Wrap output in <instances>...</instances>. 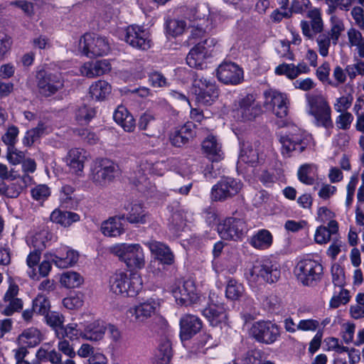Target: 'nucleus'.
Instances as JSON below:
<instances>
[{"label":"nucleus","mask_w":364,"mask_h":364,"mask_svg":"<svg viewBox=\"0 0 364 364\" xmlns=\"http://www.w3.org/2000/svg\"><path fill=\"white\" fill-rule=\"evenodd\" d=\"M156 356L158 364H168L171 357V346L168 340H164L159 345Z\"/></svg>","instance_id":"obj_52"},{"label":"nucleus","mask_w":364,"mask_h":364,"mask_svg":"<svg viewBox=\"0 0 364 364\" xmlns=\"http://www.w3.org/2000/svg\"><path fill=\"white\" fill-rule=\"evenodd\" d=\"M114 120L125 132H132L136 127L135 119L128 109L123 105L117 107L113 114Z\"/></svg>","instance_id":"obj_34"},{"label":"nucleus","mask_w":364,"mask_h":364,"mask_svg":"<svg viewBox=\"0 0 364 364\" xmlns=\"http://www.w3.org/2000/svg\"><path fill=\"white\" fill-rule=\"evenodd\" d=\"M331 274L335 286L343 287L346 278L343 268L340 265L334 264L331 267Z\"/></svg>","instance_id":"obj_61"},{"label":"nucleus","mask_w":364,"mask_h":364,"mask_svg":"<svg viewBox=\"0 0 364 364\" xmlns=\"http://www.w3.org/2000/svg\"><path fill=\"white\" fill-rule=\"evenodd\" d=\"M261 108L252 95L241 98L233 109V117L240 121H250L257 117Z\"/></svg>","instance_id":"obj_15"},{"label":"nucleus","mask_w":364,"mask_h":364,"mask_svg":"<svg viewBox=\"0 0 364 364\" xmlns=\"http://www.w3.org/2000/svg\"><path fill=\"white\" fill-rule=\"evenodd\" d=\"M216 76L219 81L225 85H238L244 78L242 69L236 63L223 61L216 69Z\"/></svg>","instance_id":"obj_19"},{"label":"nucleus","mask_w":364,"mask_h":364,"mask_svg":"<svg viewBox=\"0 0 364 364\" xmlns=\"http://www.w3.org/2000/svg\"><path fill=\"white\" fill-rule=\"evenodd\" d=\"M109 287L112 292L123 296H134L143 287L141 275L132 272L129 275L124 272H117L109 279Z\"/></svg>","instance_id":"obj_2"},{"label":"nucleus","mask_w":364,"mask_h":364,"mask_svg":"<svg viewBox=\"0 0 364 364\" xmlns=\"http://www.w3.org/2000/svg\"><path fill=\"white\" fill-rule=\"evenodd\" d=\"M274 73L277 75H284L289 80H295V64L283 63L274 68Z\"/></svg>","instance_id":"obj_57"},{"label":"nucleus","mask_w":364,"mask_h":364,"mask_svg":"<svg viewBox=\"0 0 364 364\" xmlns=\"http://www.w3.org/2000/svg\"><path fill=\"white\" fill-rule=\"evenodd\" d=\"M149 250L151 257L162 264L171 265L175 257L170 247L165 243L150 240L144 243Z\"/></svg>","instance_id":"obj_23"},{"label":"nucleus","mask_w":364,"mask_h":364,"mask_svg":"<svg viewBox=\"0 0 364 364\" xmlns=\"http://www.w3.org/2000/svg\"><path fill=\"white\" fill-rule=\"evenodd\" d=\"M186 28L187 23L183 19L173 18L166 21V33L172 37H176L182 35Z\"/></svg>","instance_id":"obj_44"},{"label":"nucleus","mask_w":364,"mask_h":364,"mask_svg":"<svg viewBox=\"0 0 364 364\" xmlns=\"http://www.w3.org/2000/svg\"><path fill=\"white\" fill-rule=\"evenodd\" d=\"M193 136L192 124H186L171 134L170 141L172 145L181 147L188 143Z\"/></svg>","instance_id":"obj_36"},{"label":"nucleus","mask_w":364,"mask_h":364,"mask_svg":"<svg viewBox=\"0 0 364 364\" xmlns=\"http://www.w3.org/2000/svg\"><path fill=\"white\" fill-rule=\"evenodd\" d=\"M308 113L314 117V124L326 128L332 127L331 108L321 95H307Z\"/></svg>","instance_id":"obj_4"},{"label":"nucleus","mask_w":364,"mask_h":364,"mask_svg":"<svg viewBox=\"0 0 364 364\" xmlns=\"http://www.w3.org/2000/svg\"><path fill=\"white\" fill-rule=\"evenodd\" d=\"M55 241L56 237L46 229L31 232L26 240L27 244L37 250H43Z\"/></svg>","instance_id":"obj_26"},{"label":"nucleus","mask_w":364,"mask_h":364,"mask_svg":"<svg viewBox=\"0 0 364 364\" xmlns=\"http://www.w3.org/2000/svg\"><path fill=\"white\" fill-rule=\"evenodd\" d=\"M203 315L207 318L210 324L217 326L226 319V313L223 303H221L215 293L209 295V303L203 311Z\"/></svg>","instance_id":"obj_20"},{"label":"nucleus","mask_w":364,"mask_h":364,"mask_svg":"<svg viewBox=\"0 0 364 364\" xmlns=\"http://www.w3.org/2000/svg\"><path fill=\"white\" fill-rule=\"evenodd\" d=\"M242 188L240 181L232 178H221L211 190V198L213 200H224L237 194Z\"/></svg>","instance_id":"obj_16"},{"label":"nucleus","mask_w":364,"mask_h":364,"mask_svg":"<svg viewBox=\"0 0 364 364\" xmlns=\"http://www.w3.org/2000/svg\"><path fill=\"white\" fill-rule=\"evenodd\" d=\"M45 258L50 259L52 263L60 269H66L75 266L80 257L79 252L72 247L61 245L59 247L47 252Z\"/></svg>","instance_id":"obj_9"},{"label":"nucleus","mask_w":364,"mask_h":364,"mask_svg":"<svg viewBox=\"0 0 364 364\" xmlns=\"http://www.w3.org/2000/svg\"><path fill=\"white\" fill-rule=\"evenodd\" d=\"M180 326L181 339L188 340L200 330L202 323L197 316L188 314L181 318Z\"/></svg>","instance_id":"obj_28"},{"label":"nucleus","mask_w":364,"mask_h":364,"mask_svg":"<svg viewBox=\"0 0 364 364\" xmlns=\"http://www.w3.org/2000/svg\"><path fill=\"white\" fill-rule=\"evenodd\" d=\"M41 250H35L31 252L27 257L26 264L29 268L28 273L31 278L34 279L36 276V273L35 272L34 267L39 262L41 259Z\"/></svg>","instance_id":"obj_59"},{"label":"nucleus","mask_w":364,"mask_h":364,"mask_svg":"<svg viewBox=\"0 0 364 364\" xmlns=\"http://www.w3.org/2000/svg\"><path fill=\"white\" fill-rule=\"evenodd\" d=\"M250 333L257 341L266 344L274 343L280 336L279 328L277 324L264 321L255 323Z\"/></svg>","instance_id":"obj_18"},{"label":"nucleus","mask_w":364,"mask_h":364,"mask_svg":"<svg viewBox=\"0 0 364 364\" xmlns=\"http://www.w3.org/2000/svg\"><path fill=\"white\" fill-rule=\"evenodd\" d=\"M249 284L257 287L264 283H274L280 277V271L270 262H256L246 274Z\"/></svg>","instance_id":"obj_5"},{"label":"nucleus","mask_w":364,"mask_h":364,"mask_svg":"<svg viewBox=\"0 0 364 364\" xmlns=\"http://www.w3.org/2000/svg\"><path fill=\"white\" fill-rule=\"evenodd\" d=\"M83 277L77 272L68 271L60 277V283L66 288H77L83 283Z\"/></svg>","instance_id":"obj_46"},{"label":"nucleus","mask_w":364,"mask_h":364,"mask_svg":"<svg viewBox=\"0 0 364 364\" xmlns=\"http://www.w3.org/2000/svg\"><path fill=\"white\" fill-rule=\"evenodd\" d=\"M306 16L310 18V22L301 21L300 26L303 35L307 38L312 40L315 36L323 30V21L321 17L320 9L314 8L308 11Z\"/></svg>","instance_id":"obj_21"},{"label":"nucleus","mask_w":364,"mask_h":364,"mask_svg":"<svg viewBox=\"0 0 364 364\" xmlns=\"http://www.w3.org/2000/svg\"><path fill=\"white\" fill-rule=\"evenodd\" d=\"M86 159L87 152L84 149L75 148L68 151L65 161L73 173L80 175L83 171Z\"/></svg>","instance_id":"obj_31"},{"label":"nucleus","mask_w":364,"mask_h":364,"mask_svg":"<svg viewBox=\"0 0 364 364\" xmlns=\"http://www.w3.org/2000/svg\"><path fill=\"white\" fill-rule=\"evenodd\" d=\"M311 136L296 127L280 139L282 154L285 157L291 156L294 153L302 152L309 145Z\"/></svg>","instance_id":"obj_7"},{"label":"nucleus","mask_w":364,"mask_h":364,"mask_svg":"<svg viewBox=\"0 0 364 364\" xmlns=\"http://www.w3.org/2000/svg\"><path fill=\"white\" fill-rule=\"evenodd\" d=\"M110 50L109 40L95 34L86 33L78 41L77 47L73 52L82 53L88 58L107 55Z\"/></svg>","instance_id":"obj_3"},{"label":"nucleus","mask_w":364,"mask_h":364,"mask_svg":"<svg viewBox=\"0 0 364 364\" xmlns=\"http://www.w3.org/2000/svg\"><path fill=\"white\" fill-rule=\"evenodd\" d=\"M60 330L61 332L56 331L58 337H60L61 334L62 338L67 337L70 340H76L79 338H82L83 322H80V323H69L65 326L61 327Z\"/></svg>","instance_id":"obj_43"},{"label":"nucleus","mask_w":364,"mask_h":364,"mask_svg":"<svg viewBox=\"0 0 364 364\" xmlns=\"http://www.w3.org/2000/svg\"><path fill=\"white\" fill-rule=\"evenodd\" d=\"M239 159L243 163L252 165L259 163L263 160L262 156H259V150L250 142L242 144Z\"/></svg>","instance_id":"obj_37"},{"label":"nucleus","mask_w":364,"mask_h":364,"mask_svg":"<svg viewBox=\"0 0 364 364\" xmlns=\"http://www.w3.org/2000/svg\"><path fill=\"white\" fill-rule=\"evenodd\" d=\"M30 181L31 178L28 176H23L19 178L16 182L7 186V197H18L23 188L27 186V183Z\"/></svg>","instance_id":"obj_50"},{"label":"nucleus","mask_w":364,"mask_h":364,"mask_svg":"<svg viewBox=\"0 0 364 364\" xmlns=\"http://www.w3.org/2000/svg\"><path fill=\"white\" fill-rule=\"evenodd\" d=\"M138 127L140 130L147 132L146 135L149 136H154L160 133L159 122L155 113L149 109L140 115Z\"/></svg>","instance_id":"obj_27"},{"label":"nucleus","mask_w":364,"mask_h":364,"mask_svg":"<svg viewBox=\"0 0 364 364\" xmlns=\"http://www.w3.org/2000/svg\"><path fill=\"white\" fill-rule=\"evenodd\" d=\"M42 341L41 332L35 328H30L18 336V343L25 347H33L38 345Z\"/></svg>","instance_id":"obj_40"},{"label":"nucleus","mask_w":364,"mask_h":364,"mask_svg":"<svg viewBox=\"0 0 364 364\" xmlns=\"http://www.w3.org/2000/svg\"><path fill=\"white\" fill-rule=\"evenodd\" d=\"M273 242L271 232L265 229L259 230L250 239V244L257 250H266L269 248Z\"/></svg>","instance_id":"obj_38"},{"label":"nucleus","mask_w":364,"mask_h":364,"mask_svg":"<svg viewBox=\"0 0 364 364\" xmlns=\"http://www.w3.org/2000/svg\"><path fill=\"white\" fill-rule=\"evenodd\" d=\"M111 85L105 80H97L90 87V94L96 100H104L111 93Z\"/></svg>","instance_id":"obj_41"},{"label":"nucleus","mask_w":364,"mask_h":364,"mask_svg":"<svg viewBox=\"0 0 364 364\" xmlns=\"http://www.w3.org/2000/svg\"><path fill=\"white\" fill-rule=\"evenodd\" d=\"M344 29L343 21L336 16H332L331 17V29L326 33L330 35L332 43L336 45Z\"/></svg>","instance_id":"obj_49"},{"label":"nucleus","mask_w":364,"mask_h":364,"mask_svg":"<svg viewBox=\"0 0 364 364\" xmlns=\"http://www.w3.org/2000/svg\"><path fill=\"white\" fill-rule=\"evenodd\" d=\"M171 291L176 302L181 305L194 304L199 299L196 285L191 280L184 282L181 286L172 287Z\"/></svg>","instance_id":"obj_22"},{"label":"nucleus","mask_w":364,"mask_h":364,"mask_svg":"<svg viewBox=\"0 0 364 364\" xmlns=\"http://www.w3.org/2000/svg\"><path fill=\"white\" fill-rule=\"evenodd\" d=\"M63 85V80L60 74H46L38 82L39 92L46 97L55 94L62 89Z\"/></svg>","instance_id":"obj_24"},{"label":"nucleus","mask_w":364,"mask_h":364,"mask_svg":"<svg viewBox=\"0 0 364 364\" xmlns=\"http://www.w3.org/2000/svg\"><path fill=\"white\" fill-rule=\"evenodd\" d=\"M84 304L83 295L81 293L72 294L63 300V306L70 310H77Z\"/></svg>","instance_id":"obj_53"},{"label":"nucleus","mask_w":364,"mask_h":364,"mask_svg":"<svg viewBox=\"0 0 364 364\" xmlns=\"http://www.w3.org/2000/svg\"><path fill=\"white\" fill-rule=\"evenodd\" d=\"M6 159L10 164L17 165L22 163L25 159V153L18 150L14 146L8 147Z\"/></svg>","instance_id":"obj_58"},{"label":"nucleus","mask_w":364,"mask_h":364,"mask_svg":"<svg viewBox=\"0 0 364 364\" xmlns=\"http://www.w3.org/2000/svg\"><path fill=\"white\" fill-rule=\"evenodd\" d=\"M116 164L107 159H97L91 167L90 178L97 186H105L114 177Z\"/></svg>","instance_id":"obj_12"},{"label":"nucleus","mask_w":364,"mask_h":364,"mask_svg":"<svg viewBox=\"0 0 364 364\" xmlns=\"http://www.w3.org/2000/svg\"><path fill=\"white\" fill-rule=\"evenodd\" d=\"M50 220L62 226L68 227L72 223L80 220V216L75 213L68 211H62L59 209H55L50 214Z\"/></svg>","instance_id":"obj_39"},{"label":"nucleus","mask_w":364,"mask_h":364,"mask_svg":"<svg viewBox=\"0 0 364 364\" xmlns=\"http://www.w3.org/2000/svg\"><path fill=\"white\" fill-rule=\"evenodd\" d=\"M217 44L214 38H205L197 43L186 57L187 64L195 68H203L205 60L212 55L213 48Z\"/></svg>","instance_id":"obj_10"},{"label":"nucleus","mask_w":364,"mask_h":364,"mask_svg":"<svg viewBox=\"0 0 364 364\" xmlns=\"http://www.w3.org/2000/svg\"><path fill=\"white\" fill-rule=\"evenodd\" d=\"M122 38L134 48L146 50L152 46L149 32L143 27L131 25L122 31Z\"/></svg>","instance_id":"obj_11"},{"label":"nucleus","mask_w":364,"mask_h":364,"mask_svg":"<svg viewBox=\"0 0 364 364\" xmlns=\"http://www.w3.org/2000/svg\"><path fill=\"white\" fill-rule=\"evenodd\" d=\"M354 97L353 95V89L346 92L339 97L336 98L333 102V109L336 112H348L353 105Z\"/></svg>","instance_id":"obj_45"},{"label":"nucleus","mask_w":364,"mask_h":364,"mask_svg":"<svg viewBox=\"0 0 364 364\" xmlns=\"http://www.w3.org/2000/svg\"><path fill=\"white\" fill-rule=\"evenodd\" d=\"M244 291V287L241 283L233 278H230L227 281L225 295L231 300L239 299Z\"/></svg>","instance_id":"obj_47"},{"label":"nucleus","mask_w":364,"mask_h":364,"mask_svg":"<svg viewBox=\"0 0 364 364\" xmlns=\"http://www.w3.org/2000/svg\"><path fill=\"white\" fill-rule=\"evenodd\" d=\"M324 344L326 350L328 351H336L338 353H342L348 351V348L343 346L338 338L335 337H328L324 340Z\"/></svg>","instance_id":"obj_62"},{"label":"nucleus","mask_w":364,"mask_h":364,"mask_svg":"<svg viewBox=\"0 0 364 364\" xmlns=\"http://www.w3.org/2000/svg\"><path fill=\"white\" fill-rule=\"evenodd\" d=\"M100 230L102 233L109 237H118L125 232L124 218L114 216L102 222Z\"/></svg>","instance_id":"obj_29"},{"label":"nucleus","mask_w":364,"mask_h":364,"mask_svg":"<svg viewBox=\"0 0 364 364\" xmlns=\"http://www.w3.org/2000/svg\"><path fill=\"white\" fill-rule=\"evenodd\" d=\"M202 150L205 156L212 161H219L223 158L222 145L213 135L208 136L203 140Z\"/></svg>","instance_id":"obj_30"},{"label":"nucleus","mask_w":364,"mask_h":364,"mask_svg":"<svg viewBox=\"0 0 364 364\" xmlns=\"http://www.w3.org/2000/svg\"><path fill=\"white\" fill-rule=\"evenodd\" d=\"M128 213L126 219L130 223L144 224L147 220V213L140 204H133L127 208Z\"/></svg>","instance_id":"obj_42"},{"label":"nucleus","mask_w":364,"mask_h":364,"mask_svg":"<svg viewBox=\"0 0 364 364\" xmlns=\"http://www.w3.org/2000/svg\"><path fill=\"white\" fill-rule=\"evenodd\" d=\"M292 84L295 89L304 92L313 90L316 85L314 80L310 77L297 79Z\"/></svg>","instance_id":"obj_63"},{"label":"nucleus","mask_w":364,"mask_h":364,"mask_svg":"<svg viewBox=\"0 0 364 364\" xmlns=\"http://www.w3.org/2000/svg\"><path fill=\"white\" fill-rule=\"evenodd\" d=\"M111 70V65L107 60L85 63L80 68L82 75L87 77H95L102 75Z\"/></svg>","instance_id":"obj_32"},{"label":"nucleus","mask_w":364,"mask_h":364,"mask_svg":"<svg viewBox=\"0 0 364 364\" xmlns=\"http://www.w3.org/2000/svg\"><path fill=\"white\" fill-rule=\"evenodd\" d=\"M109 252L130 269H141L145 266V252L139 243H116L109 247Z\"/></svg>","instance_id":"obj_1"},{"label":"nucleus","mask_w":364,"mask_h":364,"mask_svg":"<svg viewBox=\"0 0 364 364\" xmlns=\"http://www.w3.org/2000/svg\"><path fill=\"white\" fill-rule=\"evenodd\" d=\"M271 201L272 198L269 194L264 191H262L255 196L253 198V205L257 208H262L264 206V208L266 209V207L270 205Z\"/></svg>","instance_id":"obj_64"},{"label":"nucleus","mask_w":364,"mask_h":364,"mask_svg":"<svg viewBox=\"0 0 364 364\" xmlns=\"http://www.w3.org/2000/svg\"><path fill=\"white\" fill-rule=\"evenodd\" d=\"M314 169L315 166L312 164H304L301 166L297 172L299 180L306 185H312L314 181L312 176Z\"/></svg>","instance_id":"obj_51"},{"label":"nucleus","mask_w":364,"mask_h":364,"mask_svg":"<svg viewBox=\"0 0 364 364\" xmlns=\"http://www.w3.org/2000/svg\"><path fill=\"white\" fill-rule=\"evenodd\" d=\"M49 309L50 303L47 298L42 294L38 295L33 301V311L41 315H46L48 314Z\"/></svg>","instance_id":"obj_56"},{"label":"nucleus","mask_w":364,"mask_h":364,"mask_svg":"<svg viewBox=\"0 0 364 364\" xmlns=\"http://www.w3.org/2000/svg\"><path fill=\"white\" fill-rule=\"evenodd\" d=\"M107 326L100 320L83 322L82 338L92 342H98L103 339Z\"/></svg>","instance_id":"obj_25"},{"label":"nucleus","mask_w":364,"mask_h":364,"mask_svg":"<svg viewBox=\"0 0 364 364\" xmlns=\"http://www.w3.org/2000/svg\"><path fill=\"white\" fill-rule=\"evenodd\" d=\"M339 114L336 117L335 124L338 129L348 130L350 128L353 121V116L349 112H338Z\"/></svg>","instance_id":"obj_55"},{"label":"nucleus","mask_w":364,"mask_h":364,"mask_svg":"<svg viewBox=\"0 0 364 364\" xmlns=\"http://www.w3.org/2000/svg\"><path fill=\"white\" fill-rule=\"evenodd\" d=\"M331 38L330 35L326 33H321L316 38V43L319 54L323 57H326L328 55L329 48L331 45Z\"/></svg>","instance_id":"obj_54"},{"label":"nucleus","mask_w":364,"mask_h":364,"mask_svg":"<svg viewBox=\"0 0 364 364\" xmlns=\"http://www.w3.org/2000/svg\"><path fill=\"white\" fill-rule=\"evenodd\" d=\"M166 171V166L164 162H156L151 164L147 161L142 163L138 170L137 182L142 183L147 179V174H152L155 176H163Z\"/></svg>","instance_id":"obj_33"},{"label":"nucleus","mask_w":364,"mask_h":364,"mask_svg":"<svg viewBox=\"0 0 364 364\" xmlns=\"http://www.w3.org/2000/svg\"><path fill=\"white\" fill-rule=\"evenodd\" d=\"M159 307V301L150 298L129 308L127 311V317L129 322L140 325L154 315Z\"/></svg>","instance_id":"obj_13"},{"label":"nucleus","mask_w":364,"mask_h":364,"mask_svg":"<svg viewBox=\"0 0 364 364\" xmlns=\"http://www.w3.org/2000/svg\"><path fill=\"white\" fill-rule=\"evenodd\" d=\"M192 92L196 95L197 102L204 105H211L219 96L216 84L200 75H197L193 80Z\"/></svg>","instance_id":"obj_8"},{"label":"nucleus","mask_w":364,"mask_h":364,"mask_svg":"<svg viewBox=\"0 0 364 364\" xmlns=\"http://www.w3.org/2000/svg\"><path fill=\"white\" fill-rule=\"evenodd\" d=\"M350 300L349 291L343 287H337L333 295L330 300L329 305L331 308H338L341 305L347 304Z\"/></svg>","instance_id":"obj_48"},{"label":"nucleus","mask_w":364,"mask_h":364,"mask_svg":"<svg viewBox=\"0 0 364 364\" xmlns=\"http://www.w3.org/2000/svg\"><path fill=\"white\" fill-rule=\"evenodd\" d=\"M18 133V129L15 126H11L8 128L6 133L1 136V140L8 147L14 146Z\"/></svg>","instance_id":"obj_60"},{"label":"nucleus","mask_w":364,"mask_h":364,"mask_svg":"<svg viewBox=\"0 0 364 364\" xmlns=\"http://www.w3.org/2000/svg\"><path fill=\"white\" fill-rule=\"evenodd\" d=\"M218 232L224 240H241L247 232L245 222L235 218H226L218 225Z\"/></svg>","instance_id":"obj_14"},{"label":"nucleus","mask_w":364,"mask_h":364,"mask_svg":"<svg viewBox=\"0 0 364 364\" xmlns=\"http://www.w3.org/2000/svg\"><path fill=\"white\" fill-rule=\"evenodd\" d=\"M264 104L269 106L273 113L279 118L287 115L289 100L286 93L269 89L264 92Z\"/></svg>","instance_id":"obj_17"},{"label":"nucleus","mask_w":364,"mask_h":364,"mask_svg":"<svg viewBox=\"0 0 364 364\" xmlns=\"http://www.w3.org/2000/svg\"><path fill=\"white\" fill-rule=\"evenodd\" d=\"M338 231V225L336 220H331L328 227L319 226L316 228L314 234V240L317 244L323 245L330 241L331 237L336 235Z\"/></svg>","instance_id":"obj_35"},{"label":"nucleus","mask_w":364,"mask_h":364,"mask_svg":"<svg viewBox=\"0 0 364 364\" xmlns=\"http://www.w3.org/2000/svg\"><path fill=\"white\" fill-rule=\"evenodd\" d=\"M294 274L303 285L312 286L321 279L323 267L317 260L304 258L296 264Z\"/></svg>","instance_id":"obj_6"}]
</instances>
